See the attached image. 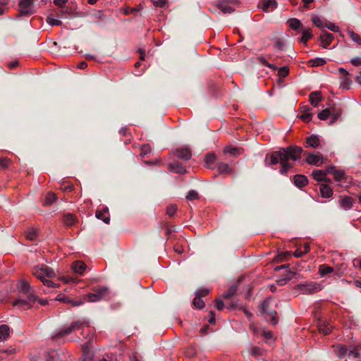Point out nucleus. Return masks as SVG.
<instances>
[{
    "label": "nucleus",
    "instance_id": "nucleus-45",
    "mask_svg": "<svg viewBox=\"0 0 361 361\" xmlns=\"http://www.w3.org/2000/svg\"><path fill=\"white\" fill-rule=\"evenodd\" d=\"M140 66V62H137V63H135V67H138V66Z\"/></svg>",
    "mask_w": 361,
    "mask_h": 361
},
{
    "label": "nucleus",
    "instance_id": "nucleus-3",
    "mask_svg": "<svg viewBox=\"0 0 361 361\" xmlns=\"http://www.w3.org/2000/svg\"><path fill=\"white\" fill-rule=\"evenodd\" d=\"M37 299L36 294H30L26 295V298H18L13 302V305L21 310H29L33 307L34 303Z\"/></svg>",
    "mask_w": 361,
    "mask_h": 361
},
{
    "label": "nucleus",
    "instance_id": "nucleus-5",
    "mask_svg": "<svg viewBox=\"0 0 361 361\" xmlns=\"http://www.w3.org/2000/svg\"><path fill=\"white\" fill-rule=\"evenodd\" d=\"M93 291L94 293H91L85 295V299L88 302H94L101 300L108 292V288L104 286H101L94 288Z\"/></svg>",
    "mask_w": 361,
    "mask_h": 361
},
{
    "label": "nucleus",
    "instance_id": "nucleus-21",
    "mask_svg": "<svg viewBox=\"0 0 361 361\" xmlns=\"http://www.w3.org/2000/svg\"><path fill=\"white\" fill-rule=\"evenodd\" d=\"M193 305L197 309H202L204 306V302L200 296H195L192 301Z\"/></svg>",
    "mask_w": 361,
    "mask_h": 361
},
{
    "label": "nucleus",
    "instance_id": "nucleus-34",
    "mask_svg": "<svg viewBox=\"0 0 361 361\" xmlns=\"http://www.w3.org/2000/svg\"><path fill=\"white\" fill-rule=\"evenodd\" d=\"M138 51L140 53V59L141 61H144L145 58V50L143 49H139Z\"/></svg>",
    "mask_w": 361,
    "mask_h": 361
},
{
    "label": "nucleus",
    "instance_id": "nucleus-38",
    "mask_svg": "<svg viewBox=\"0 0 361 361\" xmlns=\"http://www.w3.org/2000/svg\"><path fill=\"white\" fill-rule=\"evenodd\" d=\"M127 129L126 128H121L119 131V133L123 135H126Z\"/></svg>",
    "mask_w": 361,
    "mask_h": 361
},
{
    "label": "nucleus",
    "instance_id": "nucleus-25",
    "mask_svg": "<svg viewBox=\"0 0 361 361\" xmlns=\"http://www.w3.org/2000/svg\"><path fill=\"white\" fill-rule=\"evenodd\" d=\"M155 7L165 8L166 6V0H151Z\"/></svg>",
    "mask_w": 361,
    "mask_h": 361
},
{
    "label": "nucleus",
    "instance_id": "nucleus-10",
    "mask_svg": "<svg viewBox=\"0 0 361 361\" xmlns=\"http://www.w3.org/2000/svg\"><path fill=\"white\" fill-rule=\"evenodd\" d=\"M169 170L173 173L180 174H184L187 172V170L184 166L178 161H174L169 164Z\"/></svg>",
    "mask_w": 361,
    "mask_h": 361
},
{
    "label": "nucleus",
    "instance_id": "nucleus-16",
    "mask_svg": "<svg viewBox=\"0 0 361 361\" xmlns=\"http://www.w3.org/2000/svg\"><path fill=\"white\" fill-rule=\"evenodd\" d=\"M25 237L27 240L33 241L38 237V231L34 228H30L25 233Z\"/></svg>",
    "mask_w": 361,
    "mask_h": 361
},
{
    "label": "nucleus",
    "instance_id": "nucleus-12",
    "mask_svg": "<svg viewBox=\"0 0 361 361\" xmlns=\"http://www.w3.org/2000/svg\"><path fill=\"white\" fill-rule=\"evenodd\" d=\"M71 267L75 273L82 274L85 271L87 266L81 261H76L73 263Z\"/></svg>",
    "mask_w": 361,
    "mask_h": 361
},
{
    "label": "nucleus",
    "instance_id": "nucleus-29",
    "mask_svg": "<svg viewBox=\"0 0 361 361\" xmlns=\"http://www.w3.org/2000/svg\"><path fill=\"white\" fill-rule=\"evenodd\" d=\"M141 152L144 154H147L151 152V147L149 145H144L141 147Z\"/></svg>",
    "mask_w": 361,
    "mask_h": 361
},
{
    "label": "nucleus",
    "instance_id": "nucleus-33",
    "mask_svg": "<svg viewBox=\"0 0 361 361\" xmlns=\"http://www.w3.org/2000/svg\"><path fill=\"white\" fill-rule=\"evenodd\" d=\"M68 0H54V3L58 6H63L64 4H66Z\"/></svg>",
    "mask_w": 361,
    "mask_h": 361
},
{
    "label": "nucleus",
    "instance_id": "nucleus-17",
    "mask_svg": "<svg viewBox=\"0 0 361 361\" xmlns=\"http://www.w3.org/2000/svg\"><path fill=\"white\" fill-rule=\"evenodd\" d=\"M218 171L219 173H229L231 172V169L228 164L219 162L217 166Z\"/></svg>",
    "mask_w": 361,
    "mask_h": 361
},
{
    "label": "nucleus",
    "instance_id": "nucleus-19",
    "mask_svg": "<svg viewBox=\"0 0 361 361\" xmlns=\"http://www.w3.org/2000/svg\"><path fill=\"white\" fill-rule=\"evenodd\" d=\"M56 200V195L49 192L47 194L43 204L45 206L50 205Z\"/></svg>",
    "mask_w": 361,
    "mask_h": 361
},
{
    "label": "nucleus",
    "instance_id": "nucleus-11",
    "mask_svg": "<svg viewBox=\"0 0 361 361\" xmlns=\"http://www.w3.org/2000/svg\"><path fill=\"white\" fill-rule=\"evenodd\" d=\"M56 300L58 301L63 302L64 303L71 304L72 306H80L83 304V301L82 300H73L69 298L68 297L66 296L63 294H59L56 298Z\"/></svg>",
    "mask_w": 361,
    "mask_h": 361
},
{
    "label": "nucleus",
    "instance_id": "nucleus-43",
    "mask_svg": "<svg viewBox=\"0 0 361 361\" xmlns=\"http://www.w3.org/2000/svg\"><path fill=\"white\" fill-rule=\"evenodd\" d=\"M102 13H101L100 11H99V12H98V18H100V19H102Z\"/></svg>",
    "mask_w": 361,
    "mask_h": 361
},
{
    "label": "nucleus",
    "instance_id": "nucleus-4",
    "mask_svg": "<svg viewBox=\"0 0 361 361\" xmlns=\"http://www.w3.org/2000/svg\"><path fill=\"white\" fill-rule=\"evenodd\" d=\"M237 0H219L217 8L224 14H229L235 11L234 6L238 5Z\"/></svg>",
    "mask_w": 361,
    "mask_h": 361
},
{
    "label": "nucleus",
    "instance_id": "nucleus-8",
    "mask_svg": "<svg viewBox=\"0 0 361 361\" xmlns=\"http://www.w3.org/2000/svg\"><path fill=\"white\" fill-rule=\"evenodd\" d=\"M18 6L22 16H29L33 12V0H20Z\"/></svg>",
    "mask_w": 361,
    "mask_h": 361
},
{
    "label": "nucleus",
    "instance_id": "nucleus-27",
    "mask_svg": "<svg viewBox=\"0 0 361 361\" xmlns=\"http://www.w3.org/2000/svg\"><path fill=\"white\" fill-rule=\"evenodd\" d=\"M47 22L51 26L61 25L62 23V22L60 20L55 19V18H50V17L47 18Z\"/></svg>",
    "mask_w": 361,
    "mask_h": 361
},
{
    "label": "nucleus",
    "instance_id": "nucleus-41",
    "mask_svg": "<svg viewBox=\"0 0 361 361\" xmlns=\"http://www.w3.org/2000/svg\"><path fill=\"white\" fill-rule=\"evenodd\" d=\"M85 57H86L87 59H92L94 58V56L92 55H90V54H87Z\"/></svg>",
    "mask_w": 361,
    "mask_h": 361
},
{
    "label": "nucleus",
    "instance_id": "nucleus-31",
    "mask_svg": "<svg viewBox=\"0 0 361 361\" xmlns=\"http://www.w3.org/2000/svg\"><path fill=\"white\" fill-rule=\"evenodd\" d=\"M216 307L219 310H223V308L224 307V304L222 300H217L216 301Z\"/></svg>",
    "mask_w": 361,
    "mask_h": 361
},
{
    "label": "nucleus",
    "instance_id": "nucleus-13",
    "mask_svg": "<svg viewBox=\"0 0 361 361\" xmlns=\"http://www.w3.org/2000/svg\"><path fill=\"white\" fill-rule=\"evenodd\" d=\"M11 329L10 327L6 324H1L0 326V339L6 341L10 336Z\"/></svg>",
    "mask_w": 361,
    "mask_h": 361
},
{
    "label": "nucleus",
    "instance_id": "nucleus-15",
    "mask_svg": "<svg viewBox=\"0 0 361 361\" xmlns=\"http://www.w3.org/2000/svg\"><path fill=\"white\" fill-rule=\"evenodd\" d=\"M63 222L66 226H71L75 222V216L70 213L66 214L63 216Z\"/></svg>",
    "mask_w": 361,
    "mask_h": 361
},
{
    "label": "nucleus",
    "instance_id": "nucleus-14",
    "mask_svg": "<svg viewBox=\"0 0 361 361\" xmlns=\"http://www.w3.org/2000/svg\"><path fill=\"white\" fill-rule=\"evenodd\" d=\"M224 153L225 154H228L230 155L235 157L241 154V148L232 146H227L224 148Z\"/></svg>",
    "mask_w": 361,
    "mask_h": 361
},
{
    "label": "nucleus",
    "instance_id": "nucleus-20",
    "mask_svg": "<svg viewBox=\"0 0 361 361\" xmlns=\"http://www.w3.org/2000/svg\"><path fill=\"white\" fill-rule=\"evenodd\" d=\"M237 291V285L233 284L232 285L229 289L223 294V297L224 298H230L232 295H233Z\"/></svg>",
    "mask_w": 361,
    "mask_h": 361
},
{
    "label": "nucleus",
    "instance_id": "nucleus-49",
    "mask_svg": "<svg viewBox=\"0 0 361 361\" xmlns=\"http://www.w3.org/2000/svg\"><path fill=\"white\" fill-rule=\"evenodd\" d=\"M54 353V351L49 352V353H48V355H49L51 353Z\"/></svg>",
    "mask_w": 361,
    "mask_h": 361
},
{
    "label": "nucleus",
    "instance_id": "nucleus-18",
    "mask_svg": "<svg viewBox=\"0 0 361 361\" xmlns=\"http://www.w3.org/2000/svg\"><path fill=\"white\" fill-rule=\"evenodd\" d=\"M216 160V156L213 153H208L204 157V162L208 168H212V164Z\"/></svg>",
    "mask_w": 361,
    "mask_h": 361
},
{
    "label": "nucleus",
    "instance_id": "nucleus-36",
    "mask_svg": "<svg viewBox=\"0 0 361 361\" xmlns=\"http://www.w3.org/2000/svg\"><path fill=\"white\" fill-rule=\"evenodd\" d=\"M210 314L212 315V317H210V319H209V322L210 324H214L215 322V316H214V313L213 311H210Z\"/></svg>",
    "mask_w": 361,
    "mask_h": 361
},
{
    "label": "nucleus",
    "instance_id": "nucleus-23",
    "mask_svg": "<svg viewBox=\"0 0 361 361\" xmlns=\"http://www.w3.org/2000/svg\"><path fill=\"white\" fill-rule=\"evenodd\" d=\"M199 198V194L198 192L195 190H191L188 192V195H186V199L188 200H197Z\"/></svg>",
    "mask_w": 361,
    "mask_h": 361
},
{
    "label": "nucleus",
    "instance_id": "nucleus-50",
    "mask_svg": "<svg viewBox=\"0 0 361 361\" xmlns=\"http://www.w3.org/2000/svg\"><path fill=\"white\" fill-rule=\"evenodd\" d=\"M134 361H139L135 357H134Z\"/></svg>",
    "mask_w": 361,
    "mask_h": 361
},
{
    "label": "nucleus",
    "instance_id": "nucleus-6",
    "mask_svg": "<svg viewBox=\"0 0 361 361\" xmlns=\"http://www.w3.org/2000/svg\"><path fill=\"white\" fill-rule=\"evenodd\" d=\"M16 288L18 291L21 294L25 295H29L30 294H35L32 287L25 279L19 280L17 283Z\"/></svg>",
    "mask_w": 361,
    "mask_h": 361
},
{
    "label": "nucleus",
    "instance_id": "nucleus-30",
    "mask_svg": "<svg viewBox=\"0 0 361 361\" xmlns=\"http://www.w3.org/2000/svg\"><path fill=\"white\" fill-rule=\"evenodd\" d=\"M61 190L65 191V192H70V191H72L73 190V185H61Z\"/></svg>",
    "mask_w": 361,
    "mask_h": 361
},
{
    "label": "nucleus",
    "instance_id": "nucleus-46",
    "mask_svg": "<svg viewBox=\"0 0 361 361\" xmlns=\"http://www.w3.org/2000/svg\"><path fill=\"white\" fill-rule=\"evenodd\" d=\"M244 312H245L246 315H248V311L246 309H245Z\"/></svg>",
    "mask_w": 361,
    "mask_h": 361
},
{
    "label": "nucleus",
    "instance_id": "nucleus-7",
    "mask_svg": "<svg viewBox=\"0 0 361 361\" xmlns=\"http://www.w3.org/2000/svg\"><path fill=\"white\" fill-rule=\"evenodd\" d=\"M173 154L178 158L183 161H188L191 159L192 152L188 146H181L173 150Z\"/></svg>",
    "mask_w": 361,
    "mask_h": 361
},
{
    "label": "nucleus",
    "instance_id": "nucleus-47",
    "mask_svg": "<svg viewBox=\"0 0 361 361\" xmlns=\"http://www.w3.org/2000/svg\"><path fill=\"white\" fill-rule=\"evenodd\" d=\"M245 298L248 297V292L245 294Z\"/></svg>",
    "mask_w": 361,
    "mask_h": 361
},
{
    "label": "nucleus",
    "instance_id": "nucleus-1",
    "mask_svg": "<svg viewBox=\"0 0 361 361\" xmlns=\"http://www.w3.org/2000/svg\"><path fill=\"white\" fill-rule=\"evenodd\" d=\"M31 273L47 288L59 287V284L50 280L56 277V274L54 270L47 265L44 264L35 265L31 269Z\"/></svg>",
    "mask_w": 361,
    "mask_h": 361
},
{
    "label": "nucleus",
    "instance_id": "nucleus-26",
    "mask_svg": "<svg viewBox=\"0 0 361 361\" xmlns=\"http://www.w3.org/2000/svg\"><path fill=\"white\" fill-rule=\"evenodd\" d=\"M11 164L8 158H0V169H6Z\"/></svg>",
    "mask_w": 361,
    "mask_h": 361
},
{
    "label": "nucleus",
    "instance_id": "nucleus-28",
    "mask_svg": "<svg viewBox=\"0 0 361 361\" xmlns=\"http://www.w3.org/2000/svg\"><path fill=\"white\" fill-rule=\"evenodd\" d=\"M209 293V290L207 288H201L196 291L197 296L201 298L206 296Z\"/></svg>",
    "mask_w": 361,
    "mask_h": 361
},
{
    "label": "nucleus",
    "instance_id": "nucleus-37",
    "mask_svg": "<svg viewBox=\"0 0 361 361\" xmlns=\"http://www.w3.org/2000/svg\"><path fill=\"white\" fill-rule=\"evenodd\" d=\"M18 65V62L15 61L11 62L9 63V68H14L17 67Z\"/></svg>",
    "mask_w": 361,
    "mask_h": 361
},
{
    "label": "nucleus",
    "instance_id": "nucleus-32",
    "mask_svg": "<svg viewBox=\"0 0 361 361\" xmlns=\"http://www.w3.org/2000/svg\"><path fill=\"white\" fill-rule=\"evenodd\" d=\"M36 302H37L38 304H39L41 306H45L48 304V301L47 299L39 298L38 297Z\"/></svg>",
    "mask_w": 361,
    "mask_h": 361
},
{
    "label": "nucleus",
    "instance_id": "nucleus-35",
    "mask_svg": "<svg viewBox=\"0 0 361 361\" xmlns=\"http://www.w3.org/2000/svg\"><path fill=\"white\" fill-rule=\"evenodd\" d=\"M87 67V63L85 61H82L78 65L80 69H85Z\"/></svg>",
    "mask_w": 361,
    "mask_h": 361
},
{
    "label": "nucleus",
    "instance_id": "nucleus-22",
    "mask_svg": "<svg viewBox=\"0 0 361 361\" xmlns=\"http://www.w3.org/2000/svg\"><path fill=\"white\" fill-rule=\"evenodd\" d=\"M82 349H83V354H82L81 361H92L93 356L91 353H90L89 351H87L86 350L85 345H83Z\"/></svg>",
    "mask_w": 361,
    "mask_h": 361
},
{
    "label": "nucleus",
    "instance_id": "nucleus-48",
    "mask_svg": "<svg viewBox=\"0 0 361 361\" xmlns=\"http://www.w3.org/2000/svg\"><path fill=\"white\" fill-rule=\"evenodd\" d=\"M99 361H107L105 358H102V360H100Z\"/></svg>",
    "mask_w": 361,
    "mask_h": 361
},
{
    "label": "nucleus",
    "instance_id": "nucleus-2",
    "mask_svg": "<svg viewBox=\"0 0 361 361\" xmlns=\"http://www.w3.org/2000/svg\"><path fill=\"white\" fill-rule=\"evenodd\" d=\"M85 327H89V321L85 319H79L72 322L69 326L61 329L57 333L52 336L51 338L55 341L58 338L68 335L76 330L83 331Z\"/></svg>",
    "mask_w": 361,
    "mask_h": 361
},
{
    "label": "nucleus",
    "instance_id": "nucleus-40",
    "mask_svg": "<svg viewBox=\"0 0 361 361\" xmlns=\"http://www.w3.org/2000/svg\"><path fill=\"white\" fill-rule=\"evenodd\" d=\"M97 1V0H88V3L91 5L96 4Z\"/></svg>",
    "mask_w": 361,
    "mask_h": 361
},
{
    "label": "nucleus",
    "instance_id": "nucleus-44",
    "mask_svg": "<svg viewBox=\"0 0 361 361\" xmlns=\"http://www.w3.org/2000/svg\"><path fill=\"white\" fill-rule=\"evenodd\" d=\"M4 13V8L0 7V15H2Z\"/></svg>",
    "mask_w": 361,
    "mask_h": 361
},
{
    "label": "nucleus",
    "instance_id": "nucleus-42",
    "mask_svg": "<svg viewBox=\"0 0 361 361\" xmlns=\"http://www.w3.org/2000/svg\"><path fill=\"white\" fill-rule=\"evenodd\" d=\"M47 361H54L53 356H49V357H47Z\"/></svg>",
    "mask_w": 361,
    "mask_h": 361
},
{
    "label": "nucleus",
    "instance_id": "nucleus-24",
    "mask_svg": "<svg viewBox=\"0 0 361 361\" xmlns=\"http://www.w3.org/2000/svg\"><path fill=\"white\" fill-rule=\"evenodd\" d=\"M177 210V206L176 204H170L166 207V214L169 216H173Z\"/></svg>",
    "mask_w": 361,
    "mask_h": 361
},
{
    "label": "nucleus",
    "instance_id": "nucleus-9",
    "mask_svg": "<svg viewBox=\"0 0 361 361\" xmlns=\"http://www.w3.org/2000/svg\"><path fill=\"white\" fill-rule=\"evenodd\" d=\"M95 216L98 219L103 221L106 224L110 222L109 209L106 206L103 207L102 209H97L95 213Z\"/></svg>",
    "mask_w": 361,
    "mask_h": 361
},
{
    "label": "nucleus",
    "instance_id": "nucleus-39",
    "mask_svg": "<svg viewBox=\"0 0 361 361\" xmlns=\"http://www.w3.org/2000/svg\"><path fill=\"white\" fill-rule=\"evenodd\" d=\"M171 232H172V231H171L169 228H166V234L167 235H169L171 233Z\"/></svg>",
    "mask_w": 361,
    "mask_h": 361
}]
</instances>
